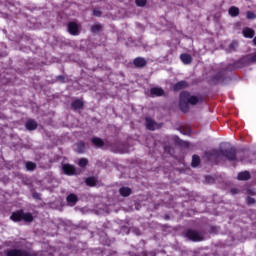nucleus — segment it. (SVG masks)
<instances>
[{
    "instance_id": "dca6fc26",
    "label": "nucleus",
    "mask_w": 256,
    "mask_h": 256,
    "mask_svg": "<svg viewBox=\"0 0 256 256\" xmlns=\"http://www.w3.org/2000/svg\"><path fill=\"white\" fill-rule=\"evenodd\" d=\"M26 129H28V131H35V129H37V122L35 120H28L26 122Z\"/></svg>"
},
{
    "instance_id": "6ab92c4d",
    "label": "nucleus",
    "mask_w": 256,
    "mask_h": 256,
    "mask_svg": "<svg viewBox=\"0 0 256 256\" xmlns=\"http://www.w3.org/2000/svg\"><path fill=\"white\" fill-rule=\"evenodd\" d=\"M91 141L95 147H103L104 145V142L101 138H92Z\"/></svg>"
},
{
    "instance_id": "c85d7f7f",
    "label": "nucleus",
    "mask_w": 256,
    "mask_h": 256,
    "mask_svg": "<svg viewBox=\"0 0 256 256\" xmlns=\"http://www.w3.org/2000/svg\"><path fill=\"white\" fill-rule=\"evenodd\" d=\"M246 17H247V19H256V14L253 13L252 11H248L246 13Z\"/></svg>"
},
{
    "instance_id": "9d476101",
    "label": "nucleus",
    "mask_w": 256,
    "mask_h": 256,
    "mask_svg": "<svg viewBox=\"0 0 256 256\" xmlns=\"http://www.w3.org/2000/svg\"><path fill=\"white\" fill-rule=\"evenodd\" d=\"M134 65L135 67H138L139 69L145 67L147 65V60L143 57H138L134 59Z\"/></svg>"
},
{
    "instance_id": "f257e3e1",
    "label": "nucleus",
    "mask_w": 256,
    "mask_h": 256,
    "mask_svg": "<svg viewBox=\"0 0 256 256\" xmlns=\"http://www.w3.org/2000/svg\"><path fill=\"white\" fill-rule=\"evenodd\" d=\"M199 103V98L197 96H192L191 93L183 91L180 93L179 107L183 113L189 111V105H197Z\"/></svg>"
},
{
    "instance_id": "5701e85b",
    "label": "nucleus",
    "mask_w": 256,
    "mask_h": 256,
    "mask_svg": "<svg viewBox=\"0 0 256 256\" xmlns=\"http://www.w3.org/2000/svg\"><path fill=\"white\" fill-rule=\"evenodd\" d=\"M97 183V179L90 177L86 179V184L89 185V187H95Z\"/></svg>"
},
{
    "instance_id": "c9c22d12",
    "label": "nucleus",
    "mask_w": 256,
    "mask_h": 256,
    "mask_svg": "<svg viewBox=\"0 0 256 256\" xmlns=\"http://www.w3.org/2000/svg\"><path fill=\"white\" fill-rule=\"evenodd\" d=\"M252 43H253V45H255V47H256V36L254 37Z\"/></svg>"
},
{
    "instance_id": "f704fd0d",
    "label": "nucleus",
    "mask_w": 256,
    "mask_h": 256,
    "mask_svg": "<svg viewBox=\"0 0 256 256\" xmlns=\"http://www.w3.org/2000/svg\"><path fill=\"white\" fill-rule=\"evenodd\" d=\"M12 247H19V242H15L14 245H11Z\"/></svg>"
},
{
    "instance_id": "20e7f679",
    "label": "nucleus",
    "mask_w": 256,
    "mask_h": 256,
    "mask_svg": "<svg viewBox=\"0 0 256 256\" xmlns=\"http://www.w3.org/2000/svg\"><path fill=\"white\" fill-rule=\"evenodd\" d=\"M221 155L226 157L228 161H235L237 159V149L235 147L228 148L226 150H220Z\"/></svg>"
},
{
    "instance_id": "c756f323",
    "label": "nucleus",
    "mask_w": 256,
    "mask_h": 256,
    "mask_svg": "<svg viewBox=\"0 0 256 256\" xmlns=\"http://www.w3.org/2000/svg\"><path fill=\"white\" fill-rule=\"evenodd\" d=\"M93 15H95V17H101V10H99V9H94V10H93Z\"/></svg>"
},
{
    "instance_id": "a211bd4d",
    "label": "nucleus",
    "mask_w": 256,
    "mask_h": 256,
    "mask_svg": "<svg viewBox=\"0 0 256 256\" xmlns=\"http://www.w3.org/2000/svg\"><path fill=\"white\" fill-rule=\"evenodd\" d=\"M228 13L230 17H237L239 15V8L232 6L229 8Z\"/></svg>"
},
{
    "instance_id": "2f4dec72",
    "label": "nucleus",
    "mask_w": 256,
    "mask_h": 256,
    "mask_svg": "<svg viewBox=\"0 0 256 256\" xmlns=\"http://www.w3.org/2000/svg\"><path fill=\"white\" fill-rule=\"evenodd\" d=\"M143 256H156L155 252L150 251V252H143Z\"/></svg>"
},
{
    "instance_id": "393cba45",
    "label": "nucleus",
    "mask_w": 256,
    "mask_h": 256,
    "mask_svg": "<svg viewBox=\"0 0 256 256\" xmlns=\"http://www.w3.org/2000/svg\"><path fill=\"white\" fill-rule=\"evenodd\" d=\"M88 163L89 160H87L86 158H81L80 160H78L79 167H87Z\"/></svg>"
},
{
    "instance_id": "0eeeda50",
    "label": "nucleus",
    "mask_w": 256,
    "mask_h": 256,
    "mask_svg": "<svg viewBox=\"0 0 256 256\" xmlns=\"http://www.w3.org/2000/svg\"><path fill=\"white\" fill-rule=\"evenodd\" d=\"M62 171H64L65 175H77L75 166H73L71 164H63Z\"/></svg>"
},
{
    "instance_id": "7c9ffc66",
    "label": "nucleus",
    "mask_w": 256,
    "mask_h": 256,
    "mask_svg": "<svg viewBox=\"0 0 256 256\" xmlns=\"http://www.w3.org/2000/svg\"><path fill=\"white\" fill-rule=\"evenodd\" d=\"M247 203H248V205H253V204H255V198L248 197V198H247Z\"/></svg>"
},
{
    "instance_id": "9b49d317",
    "label": "nucleus",
    "mask_w": 256,
    "mask_h": 256,
    "mask_svg": "<svg viewBox=\"0 0 256 256\" xmlns=\"http://www.w3.org/2000/svg\"><path fill=\"white\" fill-rule=\"evenodd\" d=\"M66 201H67L68 205L73 207L74 205L77 204V201H79V198L75 194H70L67 196Z\"/></svg>"
},
{
    "instance_id": "4be33fe9",
    "label": "nucleus",
    "mask_w": 256,
    "mask_h": 256,
    "mask_svg": "<svg viewBox=\"0 0 256 256\" xmlns=\"http://www.w3.org/2000/svg\"><path fill=\"white\" fill-rule=\"evenodd\" d=\"M26 169L27 171H35V169H37V164L34 162H26Z\"/></svg>"
},
{
    "instance_id": "aec40b11",
    "label": "nucleus",
    "mask_w": 256,
    "mask_h": 256,
    "mask_svg": "<svg viewBox=\"0 0 256 256\" xmlns=\"http://www.w3.org/2000/svg\"><path fill=\"white\" fill-rule=\"evenodd\" d=\"M199 163H201V158H199L198 155H194V156L192 157L191 166H192V167H198Z\"/></svg>"
},
{
    "instance_id": "f3484780",
    "label": "nucleus",
    "mask_w": 256,
    "mask_h": 256,
    "mask_svg": "<svg viewBox=\"0 0 256 256\" xmlns=\"http://www.w3.org/2000/svg\"><path fill=\"white\" fill-rule=\"evenodd\" d=\"M119 193L122 197H129L131 195V189L129 187H122L119 189Z\"/></svg>"
},
{
    "instance_id": "e433bc0d",
    "label": "nucleus",
    "mask_w": 256,
    "mask_h": 256,
    "mask_svg": "<svg viewBox=\"0 0 256 256\" xmlns=\"http://www.w3.org/2000/svg\"><path fill=\"white\" fill-rule=\"evenodd\" d=\"M58 79H63V76H58Z\"/></svg>"
},
{
    "instance_id": "b1692460",
    "label": "nucleus",
    "mask_w": 256,
    "mask_h": 256,
    "mask_svg": "<svg viewBox=\"0 0 256 256\" xmlns=\"http://www.w3.org/2000/svg\"><path fill=\"white\" fill-rule=\"evenodd\" d=\"M77 152L78 153H84L85 152V143L78 142L77 143Z\"/></svg>"
},
{
    "instance_id": "bb28decb",
    "label": "nucleus",
    "mask_w": 256,
    "mask_h": 256,
    "mask_svg": "<svg viewBox=\"0 0 256 256\" xmlns=\"http://www.w3.org/2000/svg\"><path fill=\"white\" fill-rule=\"evenodd\" d=\"M92 33H99L101 31V26L99 24H95L91 27Z\"/></svg>"
},
{
    "instance_id": "39448f33",
    "label": "nucleus",
    "mask_w": 256,
    "mask_h": 256,
    "mask_svg": "<svg viewBox=\"0 0 256 256\" xmlns=\"http://www.w3.org/2000/svg\"><path fill=\"white\" fill-rule=\"evenodd\" d=\"M185 237L189 239L190 241H203V236L201 233L195 231V230H187L185 232Z\"/></svg>"
},
{
    "instance_id": "72a5a7b5",
    "label": "nucleus",
    "mask_w": 256,
    "mask_h": 256,
    "mask_svg": "<svg viewBox=\"0 0 256 256\" xmlns=\"http://www.w3.org/2000/svg\"><path fill=\"white\" fill-rule=\"evenodd\" d=\"M251 63H256V53L250 58Z\"/></svg>"
},
{
    "instance_id": "a878e982",
    "label": "nucleus",
    "mask_w": 256,
    "mask_h": 256,
    "mask_svg": "<svg viewBox=\"0 0 256 256\" xmlns=\"http://www.w3.org/2000/svg\"><path fill=\"white\" fill-rule=\"evenodd\" d=\"M111 151H113V153H121V154L127 153V150H124L123 148H120V147H117V148L112 147Z\"/></svg>"
},
{
    "instance_id": "473e14b6",
    "label": "nucleus",
    "mask_w": 256,
    "mask_h": 256,
    "mask_svg": "<svg viewBox=\"0 0 256 256\" xmlns=\"http://www.w3.org/2000/svg\"><path fill=\"white\" fill-rule=\"evenodd\" d=\"M231 193L232 195H237V193H239V190H237V188H232Z\"/></svg>"
},
{
    "instance_id": "412c9836",
    "label": "nucleus",
    "mask_w": 256,
    "mask_h": 256,
    "mask_svg": "<svg viewBox=\"0 0 256 256\" xmlns=\"http://www.w3.org/2000/svg\"><path fill=\"white\" fill-rule=\"evenodd\" d=\"M81 107H83V101L75 100L72 102V109H81Z\"/></svg>"
},
{
    "instance_id": "cd10ccee",
    "label": "nucleus",
    "mask_w": 256,
    "mask_h": 256,
    "mask_svg": "<svg viewBox=\"0 0 256 256\" xmlns=\"http://www.w3.org/2000/svg\"><path fill=\"white\" fill-rule=\"evenodd\" d=\"M135 3L138 7H145L147 0H136Z\"/></svg>"
},
{
    "instance_id": "6e6552de",
    "label": "nucleus",
    "mask_w": 256,
    "mask_h": 256,
    "mask_svg": "<svg viewBox=\"0 0 256 256\" xmlns=\"http://www.w3.org/2000/svg\"><path fill=\"white\" fill-rule=\"evenodd\" d=\"M150 95L152 97H162V95H165V90L163 88L153 87L150 89Z\"/></svg>"
},
{
    "instance_id": "1a4fd4ad",
    "label": "nucleus",
    "mask_w": 256,
    "mask_h": 256,
    "mask_svg": "<svg viewBox=\"0 0 256 256\" xmlns=\"http://www.w3.org/2000/svg\"><path fill=\"white\" fill-rule=\"evenodd\" d=\"M189 87V83L185 80H182L173 86L174 91H181V89H187Z\"/></svg>"
},
{
    "instance_id": "7ed1b4c3",
    "label": "nucleus",
    "mask_w": 256,
    "mask_h": 256,
    "mask_svg": "<svg viewBox=\"0 0 256 256\" xmlns=\"http://www.w3.org/2000/svg\"><path fill=\"white\" fill-rule=\"evenodd\" d=\"M6 256H37V252L25 249H10L5 251Z\"/></svg>"
},
{
    "instance_id": "4468645a",
    "label": "nucleus",
    "mask_w": 256,
    "mask_h": 256,
    "mask_svg": "<svg viewBox=\"0 0 256 256\" xmlns=\"http://www.w3.org/2000/svg\"><path fill=\"white\" fill-rule=\"evenodd\" d=\"M180 59L184 65H190V63H193V58L189 54H181Z\"/></svg>"
},
{
    "instance_id": "f8f14e48",
    "label": "nucleus",
    "mask_w": 256,
    "mask_h": 256,
    "mask_svg": "<svg viewBox=\"0 0 256 256\" xmlns=\"http://www.w3.org/2000/svg\"><path fill=\"white\" fill-rule=\"evenodd\" d=\"M146 127L147 129H149V131H155V129H157V123H155V121H153V119L151 118H146Z\"/></svg>"
},
{
    "instance_id": "ddd939ff",
    "label": "nucleus",
    "mask_w": 256,
    "mask_h": 256,
    "mask_svg": "<svg viewBox=\"0 0 256 256\" xmlns=\"http://www.w3.org/2000/svg\"><path fill=\"white\" fill-rule=\"evenodd\" d=\"M244 37L248 38V39H253V37H255V30L251 29V28H244L242 31Z\"/></svg>"
},
{
    "instance_id": "2eb2a0df",
    "label": "nucleus",
    "mask_w": 256,
    "mask_h": 256,
    "mask_svg": "<svg viewBox=\"0 0 256 256\" xmlns=\"http://www.w3.org/2000/svg\"><path fill=\"white\" fill-rule=\"evenodd\" d=\"M250 178H251V174L249 173V171L240 172L238 174V180L239 181H247Z\"/></svg>"
},
{
    "instance_id": "f03ea898",
    "label": "nucleus",
    "mask_w": 256,
    "mask_h": 256,
    "mask_svg": "<svg viewBox=\"0 0 256 256\" xmlns=\"http://www.w3.org/2000/svg\"><path fill=\"white\" fill-rule=\"evenodd\" d=\"M11 221H14L15 223H19L20 221H25V223H33V214L29 212H23V210H19L16 212H13L10 216Z\"/></svg>"
},
{
    "instance_id": "423d86ee",
    "label": "nucleus",
    "mask_w": 256,
    "mask_h": 256,
    "mask_svg": "<svg viewBox=\"0 0 256 256\" xmlns=\"http://www.w3.org/2000/svg\"><path fill=\"white\" fill-rule=\"evenodd\" d=\"M79 29H81V26L76 22L68 23V33H70V35H79Z\"/></svg>"
}]
</instances>
